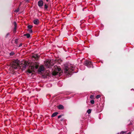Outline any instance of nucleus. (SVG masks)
Instances as JSON below:
<instances>
[{
    "label": "nucleus",
    "mask_w": 134,
    "mask_h": 134,
    "mask_svg": "<svg viewBox=\"0 0 134 134\" xmlns=\"http://www.w3.org/2000/svg\"><path fill=\"white\" fill-rule=\"evenodd\" d=\"M74 68L72 65L66 64L64 65V72L66 74L71 75V72L74 70Z\"/></svg>",
    "instance_id": "nucleus-1"
},
{
    "label": "nucleus",
    "mask_w": 134,
    "mask_h": 134,
    "mask_svg": "<svg viewBox=\"0 0 134 134\" xmlns=\"http://www.w3.org/2000/svg\"><path fill=\"white\" fill-rule=\"evenodd\" d=\"M19 63V61L18 60H14L11 63V67L13 69H16L18 68L21 66H20Z\"/></svg>",
    "instance_id": "nucleus-2"
},
{
    "label": "nucleus",
    "mask_w": 134,
    "mask_h": 134,
    "mask_svg": "<svg viewBox=\"0 0 134 134\" xmlns=\"http://www.w3.org/2000/svg\"><path fill=\"white\" fill-rule=\"evenodd\" d=\"M53 69L54 70L52 72V74L53 75L55 76L58 75V71H60L61 69L57 67V66H55Z\"/></svg>",
    "instance_id": "nucleus-3"
},
{
    "label": "nucleus",
    "mask_w": 134,
    "mask_h": 134,
    "mask_svg": "<svg viewBox=\"0 0 134 134\" xmlns=\"http://www.w3.org/2000/svg\"><path fill=\"white\" fill-rule=\"evenodd\" d=\"M83 64L89 68L93 66L92 62L87 60L84 62Z\"/></svg>",
    "instance_id": "nucleus-4"
},
{
    "label": "nucleus",
    "mask_w": 134,
    "mask_h": 134,
    "mask_svg": "<svg viewBox=\"0 0 134 134\" xmlns=\"http://www.w3.org/2000/svg\"><path fill=\"white\" fill-rule=\"evenodd\" d=\"M29 63L27 62L26 61H25L24 62V63H21V66L22 67V69L23 70H24L26 68L27 66H28L29 65Z\"/></svg>",
    "instance_id": "nucleus-5"
},
{
    "label": "nucleus",
    "mask_w": 134,
    "mask_h": 134,
    "mask_svg": "<svg viewBox=\"0 0 134 134\" xmlns=\"http://www.w3.org/2000/svg\"><path fill=\"white\" fill-rule=\"evenodd\" d=\"M34 68L35 67L34 66H29L27 72L29 73H32L33 72H34Z\"/></svg>",
    "instance_id": "nucleus-6"
},
{
    "label": "nucleus",
    "mask_w": 134,
    "mask_h": 134,
    "mask_svg": "<svg viewBox=\"0 0 134 134\" xmlns=\"http://www.w3.org/2000/svg\"><path fill=\"white\" fill-rule=\"evenodd\" d=\"M44 68L43 66V65L40 66L38 70V72H41L42 71H43L44 70Z\"/></svg>",
    "instance_id": "nucleus-7"
},
{
    "label": "nucleus",
    "mask_w": 134,
    "mask_h": 134,
    "mask_svg": "<svg viewBox=\"0 0 134 134\" xmlns=\"http://www.w3.org/2000/svg\"><path fill=\"white\" fill-rule=\"evenodd\" d=\"M43 2L42 0H40L38 2L37 4L40 7H42L43 5Z\"/></svg>",
    "instance_id": "nucleus-8"
},
{
    "label": "nucleus",
    "mask_w": 134,
    "mask_h": 134,
    "mask_svg": "<svg viewBox=\"0 0 134 134\" xmlns=\"http://www.w3.org/2000/svg\"><path fill=\"white\" fill-rule=\"evenodd\" d=\"M13 24L14 26V27L13 30V32L14 33H15L17 28V24L16 22L14 21Z\"/></svg>",
    "instance_id": "nucleus-9"
},
{
    "label": "nucleus",
    "mask_w": 134,
    "mask_h": 134,
    "mask_svg": "<svg viewBox=\"0 0 134 134\" xmlns=\"http://www.w3.org/2000/svg\"><path fill=\"white\" fill-rule=\"evenodd\" d=\"M33 23L34 24L37 25L39 23V21L38 19H35L34 20Z\"/></svg>",
    "instance_id": "nucleus-10"
},
{
    "label": "nucleus",
    "mask_w": 134,
    "mask_h": 134,
    "mask_svg": "<svg viewBox=\"0 0 134 134\" xmlns=\"http://www.w3.org/2000/svg\"><path fill=\"white\" fill-rule=\"evenodd\" d=\"M51 63L49 61H47V62L45 64V65L49 67L50 66H51Z\"/></svg>",
    "instance_id": "nucleus-11"
},
{
    "label": "nucleus",
    "mask_w": 134,
    "mask_h": 134,
    "mask_svg": "<svg viewBox=\"0 0 134 134\" xmlns=\"http://www.w3.org/2000/svg\"><path fill=\"white\" fill-rule=\"evenodd\" d=\"M34 65V67L36 69H38L39 67V64L37 63H35Z\"/></svg>",
    "instance_id": "nucleus-12"
},
{
    "label": "nucleus",
    "mask_w": 134,
    "mask_h": 134,
    "mask_svg": "<svg viewBox=\"0 0 134 134\" xmlns=\"http://www.w3.org/2000/svg\"><path fill=\"white\" fill-rule=\"evenodd\" d=\"M58 108L60 109H64V106L62 105H60L58 106Z\"/></svg>",
    "instance_id": "nucleus-13"
},
{
    "label": "nucleus",
    "mask_w": 134,
    "mask_h": 134,
    "mask_svg": "<svg viewBox=\"0 0 134 134\" xmlns=\"http://www.w3.org/2000/svg\"><path fill=\"white\" fill-rule=\"evenodd\" d=\"M24 36H26L27 38H29L31 37L30 35L29 34H26L24 35Z\"/></svg>",
    "instance_id": "nucleus-14"
},
{
    "label": "nucleus",
    "mask_w": 134,
    "mask_h": 134,
    "mask_svg": "<svg viewBox=\"0 0 134 134\" xmlns=\"http://www.w3.org/2000/svg\"><path fill=\"white\" fill-rule=\"evenodd\" d=\"M44 10H47L48 9V5L46 3H45L44 4Z\"/></svg>",
    "instance_id": "nucleus-15"
},
{
    "label": "nucleus",
    "mask_w": 134,
    "mask_h": 134,
    "mask_svg": "<svg viewBox=\"0 0 134 134\" xmlns=\"http://www.w3.org/2000/svg\"><path fill=\"white\" fill-rule=\"evenodd\" d=\"M58 114V112H55L54 113L52 114V115L51 117H53L54 116H56Z\"/></svg>",
    "instance_id": "nucleus-16"
},
{
    "label": "nucleus",
    "mask_w": 134,
    "mask_h": 134,
    "mask_svg": "<svg viewBox=\"0 0 134 134\" xmlns=\"http://www.w3.org/2000/svg\"><path fill=\"white\" fill-rule=\"evenodd\" d=\"M32 57L35 59L39 58V56L37 54H35L32 56Z\"/></svg>",
    "instance_id": "nucleus-17"
},
{
    "label": "nucleus",
    "mask_w": 134,
    "mask_h": 134,
    "mask_svg": "<svg viewBox=\"0 0 134 134\" xmlns=\"http://www.w3.org/2000/svg\"><path fill=\"white\" fill-rule=\"evenodd\" d=\"M32 26L31 25H29L27 26V28L29 29H31L32 27Z\"/></svg>",
    "instance_id": "nucleus-18"
},
{
    "label": "nucleus",
    "mask_w": 134,
    "mask_h": 134,
    "mask_svg": "<svg viewBox=\"0 0 134 134\" xmlns=\"http://www.w3.org/2000/svg\"><path fill=\"white\" fill-rule=\"evenodd\" d=\"M91 109H88L87 111V112L88 114H90L91 112Z\"/></svg>",
    "instance_id": "nucleus-19"
},
{
    "label": "nucleus",
    "mask_w": 134,
    "mask_h": 134,
    "mask_svg": "<svg viewBox=\"0 0 134 134\" xmlns=\"http://www.w3.org/2000/svg\"><path fill=\"white\" fill-rule=\"evenodd\" d=\"M90 102L91 104H94V100H91Z\"/></svg>",
    "instance_id": "nucleus-20"
},
{
    "label": "nucleus",
    "mask_w": 134,
    "mask_h": 134,
    "mask_svg": "<svg viewBox=\"0 0 134 134\" xmlns=\"http://www.w3.org/2000/svg\"><path fill=\"white\" fill-rule=\"evenodd\" d=\"M10 35V33H8L5 36V38H7L8 37V36H9Z\"/></svg>",
    "instance_id": "nucleus-21"
},
{
    "label": "nucleus",
    "mask_w": 134,
    "mask_h": 134,
    "mask_svg": "<svg viewBox=\"0 0 134 134\" xmlns=\"http://www.w3.org/2000/svg\"><path fill=\"white\" fill-rule=\"evenodd\" d=\"M100 97V95H98L96 96V98L97 99H98Z\"/></svg>",
    "instance_id": "nucleus-22"
},
{
    "label": "nucleus",
    "mask_w": 134,
    "mask_h": 134,
    "mask_svg": "<svg viewBox=\"0 0 134 134\" xmlns=\"http://www.w3.org/2000/svg\"><path fill=\"white\" fill-rule=\"evenodd\" d=\"M14 54V53L13 52H12L10 53V56H12Z\"/></svg>",
    "instance_id": "nucleus-23"
},
{
    "label": "nucleus",
    "mask_w": 134,
    "mask_h": 134,
    "mask_svg": "<svg viewBox=\"0 0 134 134\" xmlns=\"http://www.w3.org/2000/svg\"><path fill=\"white\" fill-rule=\"evenodd\" d=\"M28 31L30 33H31L32 32V31L31 29H29Z\"/></svg>",
    "instance_id": "nucleus-24"
},
{
    "label": "nucleus",
    "mask_w": 134,
    "mask_h": 134,
    "mask_svg": "<svg viewBox=\"0 0 134 134\" xmlns=\"http://www.w3.org/2000/svg\"><path fill=\"white\" fill-rule=\"evenodd\" d=\"M19 11V8H18L17 9L15 10H14V12L17 13V12H18Z\"/></svg>",
    "instance_id": "nucleus-25"
},
{
    "label": "nucleus",
    "mask_w": 134,
    "mask_h": 134,
    "mask_svg": "<svg viewBox=\"0 0 134 134\" xmlns=\"http://www.w3.org/2000/svg\"><path fill=\"white\" fill-rule=\"evenodd\" d=\"M90 98L93 99L94 98V96L92 95H91L90 96Z\"/></svg>",
    "instance_id": "nucleus-26"
},
{
    "label": "nucleus",
    "mask_w": 134,
    "mask_h": 134,
    "mask_svg": "<svg viewBox=\"0 0 134 134\" xmlns=\"http://www.w3.org/2000/svg\"><path fill=\"white\" fill-rule=\"evenodd\" d=\"M62 115H59V116H58V119H59V118H61L62 117Z\"/></svg>",
    "instance_id": "nucleus-27"
},
{
    "label": "nucleus",
    "mask_w": 134,
    "mask_h": 134,
    "mask_svg": "<svg viewBox=\"0 0 134 134\" xmlns=\"http://www.w3.org/2000/svg\"><path fill=\"white\" fill-rule=\"evenodd\" d=\"M18 39H16L15 40V43H17V41H18Z\"/></svg>",
    "instance_id": "nucleus-28"
},
{
    "label": "nucleus",
    "mask_w": 134,
    "mask_h": 134,
    "mask_svg": "<svg viewBox=\"0 0 134 134\" xmlns=\"http://www.w3.org/2000/svg\"><path fill=\"white\" fill-rule=\"evenodd\" d=\"M22 44L21 43L18 46V47H20L21 46H22Z\"/></svg>",
    "instance_id": "nucleus-29"
},
{
    "label": "nucleus",
    "mask_w": 134,
    "mask_h": 134,
    "mask_svg": "<svg viewBox=\"0 0 134 134\" xmlns=\"http://www.w3.org/2000/svg\"><path fill=\"white\" fill-rule=\"evenodd\" d=\"M125 132H124V131H122L121 132V133H125Z\"/></svg>",
    "instance_id": "nucleus-30"
},
{
    "label": "nucleus",
    "mask_w": 134,
    "mask_h": 134,
    "mask_svg": "<svg viewBox=\"0 0 134 134\" xmlns=\"http://www.w3.org/2000/svg\"><path fill=\"white\" fill-rule=\"evenodd\" d=\"M46 0V2H48V1H49V0Z\"/></svg>",
    "instance_id": "nucleus-31"
},
{
    "label": "nucleus",
    "mask_w": 134,
    "mask_h": 134,
    "mask_svg": "<svg viewBox=\"0 0 134 134\" xmlns=\"http://www.w3.org/2000/svg\"><path fill=\"white\" fill-rule=\"evenodd\" d=\"M83 119L84 120H85V119H84V118H83Z\"/></svg>",
    "instance_id": "nucleus-32"
},
{
    "label": "nucleus",
    "mask_w": 134,
    "mask_h": 134,
    "mask_svg": "<svg viewBox=\"0 0 134 134\" xmlns=\"http://www.w3.org/2000/svg\"><path fill=\"white\" fill-rule=\"evenodd\" d=\"M119 134V133H118V134Z\"/></svg>",
    "instance_id": "nucleus-33"
}]
</instances>
